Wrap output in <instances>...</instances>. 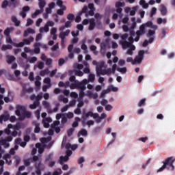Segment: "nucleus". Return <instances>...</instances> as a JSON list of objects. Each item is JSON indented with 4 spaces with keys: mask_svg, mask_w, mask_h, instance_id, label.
<instances>
[{
    "mask_svg": "<svg viewBox=\"0 0 175 175\" xmlns=\"http://www.w3.org/2000/svg\"><path fill=\"white\" fill-rule=\"evenodd\" d=\"M29 33L33 34L35 33V30L32 28H28L27 30L24 31L23 36L24 38H27Z\"/></svg>",
    "mask_w": 175,
    "mask_h": 175,
    "instance_id": "obj_17",
    "label": "nucleus"
},
{
    "mask_svg": "<svg viewBox=\"0 0 175 175\" xmlns=\"http://www.w3.org/2000/svg\"><path fill=\"white\" fill-rule=\"evenodd\" d=\"M1 144H2V146H5V147H9V143H8V141H6L5 139H2L1 141Z\"/></svg>",
    "mask_w": 175,
    "mask_h": 175,
    "instance_id": "obj_57",
    "label": "nucleus"
},
{
    "mask_svg": "<svg viewBox=\"0 0 175 175\" xmlns=\"http://www.w3.org/2000/svg\"><path fill=\"white\" fill-rule=\"evenodd\" d=\"M135 18H132L131 21H133V25L131 26V29H134L137 27L136 22H135Z\"/></svg>",
    "mask_w": 175,
    "mask_h": 175,
    "instance_id": "obj_61",
    "label": "nucleus"
},
{
    "mask_svg": "<svg viewBox=\"0 0 175 175\" xmlns=\"http://www.w3.org/2000/svg\"><path fill=\"white\" fill-rule=\"evenodd\" d=\"M33 40H34L33 37L31 36L27 39H23V42H21L18 44L13 43V46H14V47H24L25 44L29 46V44H31V43H32V42H33Z\"/></svg>",
    "mask_w": 175,
    "mask_h": 175,
    "instance_id": "obj_6",
    "label": "nucleus"
},
{
    "mask_svg": "<svg viewBox=\"0 0 175 175\" xmlns=\"http://www.w3.org/2000/svg\"><path fill=\"white\" fill-rule=\"evenodd\" d=\"M8 6H10V4H9V1L8 0H4L2 2L1 8L3 9H6V8H8Z\"/></svg>",
    "mask_w": 175,
    "mask_h": 175,
    "instance_id": "obj_34",
    "label": "nucleus"
},
{
    "mask_svg": "<svg viewBox=\"0 0 175 175\" xmlns=\"http://www.w3.org/2000/svg\"><path fill=\"white\" fill-rule=\"evenodd\" d=\"M137 38V36H136V38H133V36H130L128 38L129 42H123L122 43V49L124 50H125L126 49H131L132 50H136V46H135V45H133L134 42H138L136 41V38Z\"/></svg>",
    "mask_w": 175,
    "mask_h": 175,
    "instance_id": "obj_3",
    "label": "nucleus"
},
{
    "mask_svg": "<svg viewBox=\"0 0 175 175\" xmlns=\"http://www.w3.org/2000/svg\"><path fill=\"white\" fill-rule=\"evenodd\" d=\"M35 167L36 169V173L37 175H42V170H44V165L40 161L38 163L35 164Z\"/></svg>",
    "mask_w": 175,
    "mask_h": 175,
    "instance_id": "obj_7",
    "label": "nucleus"
},
{
    "mask_svg": "<svg viewBox=\"0 0 175 175\" xmlns=\"http://www.w3.org/2000/svg\"><path fill=\"white\" fill-rule=\"evenodd\" d=\"M62 174V170L59 169V172L58 171H55L53 173V175H61Z\"/></svg>",
    "mask_w": 175,
    "mask_h": 175,
    "instance_id": "obj_64",
    "label": "nucleus"
},
{
    "mask_svg": "<svg viewBox=\"0 0 175 175\" xmlns=\"http://www.w3.org/2000/svg\"><path fill=\"white\" fill-rule=\"evenodd\" d=\"M22 10L23 12H24L25 13H27L28 12H29L31 10V8H29V6L28 5H26V6H24L23 8H22Z\"/></svg>",
    "mask_w": 175,
    "mask_h": 175,
    "instance_id": "obj_52",
    "label": "nucleus"
},
{
    "mask_svg": "<svg viewBox=\"0 0 175 175\" xmlns=\"http://www.w3.org/2000/svg\"><path fill=\"white\" fill-rule=\"evenodd\" d=\"M146 105V98H142L140 100V101L138 103V107H142V106Z\"/></svg>",
    "mask_w": 175,
    "mask_h": 175,
    "instance_id": "obj_39",
    "label": "nucleus"
},
{
    "mask_svg": "<svg viewBox=\"0 0 175 175\" xmlns=\"http://www.w3.org/2000/svg\"><path fill=\"white\" fill-rule=\"evenodd\" d=\"M53 157H54V154L53 152L49 153L48 156L45 159V161L50 162V161L53 160Z\"/></svg>",
    "mask_w": 175,
    "mask_h": 175,
    "instance_id": "obj_35",
    "label": "nucleus"
},
{
    "mask_svg": "<svg viewBox=\"0 0 175 175\" xmlns=\"http://www.w3.org/2000/svg\"><path fill=\"white\" fill-rule=\"evenodd\" d=\"M157 13V8L155 7L152 8L150 12V17H152Z\"/></svg>",
    "mask_w": 175,
    "mask_h": 175,
    "instance_id": "obj_59",
    "label": "nucleus"
},
{
    "mask_svg": "<svg viewBox=\"0 0 175 175\" xmlns=\"http://www.w3.org/2000/svg\"><path fill=\"white\" fill-rule=\"evenodd\" d=\"M51 122V118H46L44 120H43V124L44 128H49L50 126V122Z\"/></svg>",
    "mask_w": 175,
    "mask_h": 175,
    "instance_id": "obj_22",
    "label": "nucleus"
},
{
    "mask_svg": "<svg viewBox=\"0 0 175 175\" xmlns=\"http://www.w3.org/2000/svg\"><path fill=\"white\" fill-rule=\"evenodd\" d=\"M38 6H46V1L38 0Z\"/></svg>",
    "mask_w": 175,
    "mask_h": 175,
    "instance_id": "obj_58",
    "label": "nucleus"
},
{
    "mask_svg": "<svg viewBox=\"0 0 175 175\" xmlns=\"http://www.w3.org/2000/svg\"><path fill=\"white\" fill-rule=\"evenodd\" d=\"M40 33H43V32H49L50 31V28H49L46 25L44 27H42L40 28Z\"/></svg>",
    "mask_w": 175,
    "mask_h": 175,
    "instance_id": "obj_29",
    "label": "nucleus"
},
{
    "mask_svg": "<svg viewBox=\"0 0 175 175\" xmlns=\"http://www.w3.org/2000/svg\"><path fill=\"white\" fill-rule=\"evenodd\" d=\"M64 64H65V59L61 58L59 59V62H58V65L59 66H62V65H64Z\"/></svg>",
    "mask_w": 175,
    "mask_h": 175,
    "instance_id": "obj_63",
    "label": "nucleus"
},
{
    "mask_svg": "<svg viewBox=\"0 0 175 175\" xmlns=\"http://www.w3.org/2000/svg\"><path fill=\"white\" fill-rule=\"evenodd\" d=\"M125 6V3L124 2H117L116 3V12L118 13V14H121L122 13V9L121 8H124Z\"/></svg>",
    "mask_w": 175,
    "mask_h": 175,
    "instance_id": "obj_11",
    "label": "nucleus"
},
{
    "mask_svg": "<svg viewBox=\"0 0 175 175\" xmlns=\"http://www.w3.org/2000/svg\"><path fill=\"white\" fill-rule=\"evenodd\" d=\"M12 45H3L1 47V50L3 51H5L6 50H12Z\"/></svg>",
    "mask_w": 175,
    "mask_h": 175,
    "instance_id": "obj_36",
    "label": "nucleus"
},
{
    "mask_svg": "<svg viewBox=\"0 0 175 175\" xmlns=\"http://www.w3.org/2000/svg\"><path fill=\"white\" fill-rule=\"evenodd\" d=\"M47 73H49V69L46 68L40 72V76H42V77L45 76L46 75H47Z\"/></svg>",
    "mask_w": 175,
    "mask_h": 175,
    "instance_id": "obj_48",
    "label": "nucleus"
},
{
    "mask_svg": "<svg viewBox=\"0 0 175 175\" xmlns=\"http://www.w3.org/2000/svg\"><path fill=\"white\" fill-rule=\"evenodd\" d=\"M4 159L6 161L8 165H12V160H8L10 159V154H7L4 156Z\"/></svg>",
    "mask_w": 175,
    "mask_h": 175,
    "instance_id": "obj_33",
    "label": "nucleus"
},
{
    "mask_svg": "<svg viewBox=\"0 0 175 175\" xmlns=\"http://www.w3.org/2000/svg\"><path fill=\"white\" fill-rule=\"evenodd\" d=\"M14 28H13V27H7L4 30L5 36H10V32H12V31H14Z\"/></svg>",
    "mask_w": 175,
    "mask_h": 175,
    "instance_id": "obj_24",
    "label": "nucleus"
},
{
    "mask_svg": "<svg viewBox=\"0 0 175 175\" xmlns=\"http://www.w3.org/2000/svg\"><path fill=\"white\" fill-rule=\"evenodd\" d=\"M67 19H68L69 21H73L75 20V15L73 14H68Z\"/></svg>",
    "mask_w": 175,
    "mask_h": 175,
    "instance_id": "obj_45",
    "label": "nucleus"
},
{
    "mask_svg": "<svg viewBox=\"0 0 175 175\" xmlns=\"http://www.w3.org/2000/svg\"><path fill=\"white\" fill-rule=\"evenodd\" d=\"M153 35H155L154 30H148V32L146 35L147 38H150L151 36H153Z\"/></svg>",
    "mask_w": 175,
    "mask_h": 175,
    "instance_id": "obj_46",
    "label": "nucleus"
},
{
    "mask_svg": "<svg viewBox=\"0 0 175 175\" xmlns=\"http://www.w3.org/2000/svg\"><path fill=\"white\" fill-rule=\"evenodd\" d=\"M12 21L15 24L16 27H20V24H21V22L17 20V18L14 16H12Z\"/></svg>",
    "mask_w": 175,
    "mask_h": 175,
    "instance_id": "obj_26",
    "label": "nucleus"
},
{
    "mask_svg": "<svg viewBox=\"0 0 175 175\" xmlns=\"http://www.w3.org/2000/svg\"><path fill=\"white\" fill-rule=\"evenodd\" d=\"M65 148H66V150H72V151H75V150H77V148H79V145L77 144H66L65 145Z\"/></svg>",
    "mask_w": 175,
    "mask_h": 175,
    "instance_id": "obj_14",
    "label": "nucleus"
},
{
    "mask_svg": "<svg viewBox=\"0 0 175 175\" xmlns=\"http://www.w3.org/2000/svg\"><path fill=\"white\" fill-rule=\"evenodd\" d=\"M152 26V21H148L146 23L141 25L139 26V29L137 30L135 33V34L137 35L135 42H139V40H140V36H142V35H144V33H146V27H149V28H151Z\"/></svg>",
    "mask_w": 175,
    "mask_h": 175,
    "instance_id": "obj_2",
    "label": "nucleus"
},
{
    "mask_svg": "<svg viewBox=\"0 0 175 175\" xmlns=\"http://www.w3.org/2000/svg\"><path fill=\"white\" fill-rule=\"evenodd\" d=\"M89 81L91 83L95 81V75L94 74H90L89 75V78H88Z\"/></svg>",
    "mask_w": 175,
    "mask_h": 175,
    "instance_id": "obj_41",
    "label": "nucleus"
},
{
    "mask_svg": "<svg viewBox=\"0 0 175 175\" xmlns=\"http://www.w3.org/2000/svg\"><path fill=\"white\" fill-rule=\"evenodd\" d=\"M139 5L144 8V9H148V3H146V0H140Z\"/></svg>",
    "mask_w": 175,
    "mask_h": 175,
    "instance_id": "obj_28",
    "label": "nucleus"
},
{
    "mask_svg": "<svg viewBox=\"0 0 175 175\" xmlns=\"http://www.w3.org/2000/svg\"><path fill=\"white\" fill-rule=\"evenodd\" d=\"M36 148L38 149L39 154H43V152H44V146L43 145H42V144L37 143L36 144Z\"/></svg>",
    "mask_w": 175,
    "mask_h": 175,
    "instance_id": "obj_15",
    "label": "nucleus"
},
{
    "mask_svg": "<svg viewBox=\"0 0 175 175\" xmlns=\"http://www.w3.org/2000/svg\"><path fill=\"white\" fill-rule=\"evenodd\" d=\"M42 22H43V19H42L41 18H39L36 22V27H40V24H42Z\"/></svg>",
    "mask_w": 175,
    "mask_h": 175,
    "instance_id": "obj_55",
    "label": "nucleus"
},
{
    "mask_svg": "<svg viewBox=\"0 0 175 175\" xmlns=\"http://www.w3.org/2000/svg\"><path fill=\"white\" fill-rule=\"evenodd\" d=\"M5 39L7 43H10V44L13 43V40H12V37H10V36H5Z\"/></svg>",
    "mask_w": 175,
    "mask_h": 175,
    "instance_id": "obj_54",
    "label": "nucleus"
},
{
    "mask_svg": "<svg viewBox=\"0 0 175 175\" xmlns=\"http://www.w3.org/2000/svg\"><path fill=\"white\" fill-rule=\"evenodd\" d=\"M129 36V35H128V33H124V34H123V35L121 36V39H122V40H120V41L119 42V43H120V44H121L122 48V43H123L124 42H127V41H126V39H128Z\"/></svg>",
    "mask_w": 175,
    "mask_h": 175,
    "instance_id": "obj_20",
    "label": "nucleus"
},
{
    "mask_svg": "<svg viewBox=\"0 0 175 175\" xmlns=\"http://www.w3.org/2000/svg\"><path fill=\"white\" fill-rule=\"evenodd\" d=\"M9 118H10V115L9 112H5V114H2L0 116V124H2L3 121H9Z\"/></svg>",
    "mask_w": 175,
    "mask_h": 175,
    "instance_id": "obj_12",
    "label": "nucleus"
},
{
    "mask_svg": "<svg viewBox=\"0 0 175 175\" xmlns=\"http://www.w3.org/2000/svg\"><path fill=\"white\" fill-rule=\"evenodd\" d=\"M174 160H173V157H168L163 161V165L165 166H170L172 167V170H174Z\"/></svg>",
    "mask_w": 175,
    "mask_h": 175,
    "instance_id": "obj_8",
    "label": "nucleus"
},
{
    "mask_svg": "<svg viewBox=\"0 0 175 175\" xmlns=\"http://www.w3.org/2000/svg\"><path fill=\"white\" fill-rule=\"evenodd\" d=\"M15 114L19 117L21 121H23L25 118H31L32 113L27 111V108L24 106L17 105L16 110L15 111Z\"/></svg>",
    "mask_w": 175,
    "mask_h": 175,
    "instance_id": "obj_1",
    "label": "nucleus"
},
{
    "mask_svg": "<svg viewBox=\"0 0 175 175\" xmlns=\"http://www.w3.org/2000/svg\"><path fill=\"white\" fill-rule=\"evenodd\" d=\"M88 132L87 130L82 129L80 131H79L77 136L80 137L81 136H88Z\"/></svg>",
    "mask_w": 175,
    "mask_h": 175,
    "instance_id": "obj_21",
    "label": "nucleus"
},
{
    "mask_svg": "<svg viewBox=\"0 0 175 175\" xmlns=\"http://www.w3.org/2000/svg\"><path fill=\"white\" fill-rule=\"evenodd\" d=\"M40 43L39 42H36L34 44V53L35 54H40Z\"/></svg>",
    "mask_w": 175,
    "mask_h": 175,
    "instance_id": "obj_16",
    "label": "nucleus"
},
{
    "mask_svg": "<svg viewBox=\"0 0 175 175\" xmlns=\"http://www.w3.org/2000/svg\"><path fill=\"white\" fill-rule=\"evenodd\" d=\"M108 90V92H110V91H113V92H117L118 91V88L113 87V85H111Z\"/></svg>",
    "mask_w": 175,
    "mask_h": 175,
    "instance_id": "obj_43",
    "label": "nucleus"
},
{
    "mask_svg": "<svg viewBox=\"0 0 175 175\" xmlns=\"http://www.w3.org/2000/svg\"><path fill=\"white\" fill-rule=\"evenodd\" d=\"M73 132H75V129L70 128V129H68L67 131L68 136H72L73 135Z\"/></svg>",
    "mask_w": 175,
    "mask_h": 175,
    "instance_id": "obj_49",
    "label": "nucleus"
},
{
    "mask_svg": "<svg viewBox=\"0 0 175 175\" xmlns=\"http://www.w3.org/2000/svg\"><path fill=\"white\" fill-rule=\"evenodd\" d=\"M138 57H139V58H142V59L144 58V50H141L138 52Z\"/></svg>",
    "mask_w": 175,
    "mask_h": 175,
    "instance_id": "obj_53",
    "label": "nucleus"
},
{
    "mask_svg": "<svg viewBox=\"0 0 175 175\" xmlns=\"http://www.w3.org/2000/svg\"><path fill=\"white\" fill-rule=\"evenodd\" d=\"M142 61H143V59L139 56H137L134 59V65L135 64H141Z\"/></svg>",
    "mask_w": 175,
    "mask_h": 175,
    "instance_id": "obj_38",
    "label": "nucleus"
},
{
    "mask_svg": "<svg viewBox=\"0 0 175 175\" xmlns=\"http://www.w3.org/2000/svg\"><path fill=\"white\" fill-rule=\"evenodd\" d=\"M97 76H100V75L102 76H105L106 75V69H103L101 70L100 71H98L97 73H96Z\"/></svg>",
    "mask_w": 175,
    "mask_h": 175,
    "instance_id": "obj_47",
    "label": "nucleus"
},
{
    "mask_svg": "<svg viewBox=\"0 0 175 175\" xmlns=\"http://www.w3.org/2000/svg\"><path fill=\"white\" fill-rule=\"evenodd\" d=\"M118 72H120V73H126V68H118Z\"/></svg>",
    "mask_w": 175,
    "mask_h": 175,
    "instance_id": "obj_50",
    "label": "nucleus"
},
{
    "mask_svg": "<svg viewBox=\"0 0 175 175\" xmlns=\"http://www.w3.org/2000/svg\"><path fill=\"white\" fill-rule=\"evenodd\" d=\"M69 161V157L68 156H61L59 157V163L60 165H64V162H68Z\"/></svg>",
    "mask_w": 175,
    "mask_h": 175,
    "instance_id": "obj_19",
    "label": "nucleus"
},
{
    "mask_svg": "<svg viewBox=\"0 0 175 175\" xmlns=\"http://www.w3.org/2000/svg\"><path fill=\"white\" fill-rule=\"evenodd\" d=\"M38 6L40 8V10H36V12L31 14V18H36V17H38L39 14H42V13L44 12L45 6H43V5H38Z\"/></svg>",
    "mask_w": 175,
    "mask_h": 175,
    "instance_id": "obj_9",
    "label": "nucleus"
},
{
    "mask_svg": "<svg viewBox=\"0 0 175 175\" xmlns=\"http://www.w3.org/2000/svg\"><path fill=\"white\" fill-rule=\"evenodd\" d=\"M59 49V44L57 42L51 48V51H57Z\"/></svg>",
    "mask_w": 175,
    "mask_h": 175,
    "instance_id": "obj_44",
    "label": "nucleus"
},
{
    "mask_svg": "<svg viewBox=\"0 0 175 175\" xmlns=\"http://www.w3.org/2000/svg\"><path fill=\"white\" fill-rule=\"evenodd\" d=\"M44 84H49V87H51V79L49 77H46L44 79Z\"/></svg>",
    "mask_w": 175,
    "mask_h": 175,
    "instance_id": "obj_40",
    "label": "nucleus"
},
{
    "mask_svg": "<svg viewBox=\"0 0 175 175\" xmlns=\"http://www.w3.org/2000/svg\"><path fill=\"white\" fill-rule=\"evenodd\" d=\"M59 124H60L59 121L55 120L51 124L52 129H53V131H55L56 133H59V132H61V129L59 127Z\"/></svg>",
    "mask_w": 175,
    "mask_h": 175,
    "instance_id": "obj_10",
    "label": "nucleus"
},
{
    "mask_svg": "<svg viewBox=\"0 0 175 175\" xmlns=\"http://www.w3.org/2000/svg\"><path fill=\"white\" fill-rule=\"evenodd\" d=\"M40 105V102L38 101H34L33 104H31L29 105V109L31 110H35Z\"/></svg>",
    "mask_w": 175,
    "mask_h": 175,
    "instance_id": "obj_25",
    "label": "nucleus"
},
{
    "mask_svg": "<svg viewBox=\"0 0 175 175\" xmlns=\"http://www.w3.org/2000/svg\"><path fill=\"white\" fill-rule=\"evenodd\" d=\"M84 162H85V159H84V157H80L77 160V163H78V165H80V167H83V163H84Z\"/></svg>",
    "mask_w": 175,
    "mask_h": 175,
    "instance_id": "obj_30",
    "label": "nucleus"
},
{
    "mask_svg": "<svg viewBox=\"0 0 175 175\" xmlns=\"http://www.w3.org/2000/svg\"><path fill=\"white\" fill-rule=\"evenodd\" d=\"M89 24V31H94V29H95V27H96L98 29H102V21H100V20H97L96 23H95V18H90Z\"/></svg>",
    "mask_w": 175,
    "mask_h": 175,
    "instance_id": "obj_4",
    "label": "nucleus"
},
{
    "mask_svg": "<svg viewBox=\"0 0 175 175\" xmlns=\"http://www.w3.org/2000/svg\"><path fill=\"white\" fill-rule=\"evenodd\" d=\"M16 61V57L14 56L7 55V62L8 64H12Z\"/></svg>",
    "mask_w": 175,
    "mask_h": 175,
    "instance_id": "obj_27",
    "label": "nucleus"
},
{
    "mask_svg": "<svg viewBox=\"0 0 175 175\" xmlns=\"http://www.w3.org/2000/svg\"><path fill=\"white\" fill-rule=\"evenodd\" d=\"M42 98H43V94L40 93L36 96V102H40V100H41Z\"/></svg>",
    "mask_w": 175,
    "mask_h": 175,
    "instance_id": "obj_42",
    "label": "nucleus"
},
{
    "mask_svg": "<svg viewBox=\"0 0 175 175\" xmlns=\"http://www.w3.org/2000/svg\"><path fill=\"white\" fill-rule=\"evenodd\" d=\"M42 106L47 110V113L49 114H53V113H57L58 111V109L59 107V103H57L55 104V107L53 109H51L50 106V103L47 102L46 100L42 101Z\"/></svg>",
    "mask_w": 175,
    "mask_h": 175,
    "instance_id": "obj_5",
    "label": "nucleus"
},
{
    "mask_svg": "<svg viewBox=\"0 0 175 175\" xmlns=\"http://www.w3.org/2000/svg\"><path fill=\"white\" fill-rule=\"evenodd\" d=\"M77 88H79L81 90L86 89V88L84 85V84L82 83L81 82L79 83V81H77Z\"/></svg>",
    "mask_w": 175,
    "mask_h": 175,
    "instance_id": "obj_31",
    "label": "nucleus"
},
{
    "mask_svg": "<svg viewBox=\"0 0 175 175\" xmlns=\"http://www.w3.org/2000/svg\"><path fill=\"white\" fill-rule=\"evenodd\" d=\"M10 95H12V92L8 91V96L4 97V101L5 102V103H9V102H10V98H9Z\"/></svg>",
    "mask_w": 175,
    "mask_h": 175,
    "instance_id": "obj_37",
    "label": "nucleus"
},
{
    "mask_svg": "<svg viewBox=\"0 0 175 175\" xmlns=\"http://www.w3.org/2000/svg\"><path fill=\"white\" fill-rule=\"evenodd\" d=\"M88 117H90V116H88V114L87 113L83 114V116H82V119H83L82 122H83V124H84V121L85 120H87V118H88Z\"/></svg>",
    "mask_w": 175,
    "mask_h": 175,
    "instance_id": "obj_62",
    "label": "nucleus"
},
{
    "mask_svg": "<svg viewBox=\"0 0 175 175\" xmlns=\"http://www.w3.org/2000/svg\"><path fill=\"white\" fill-rule=\"evenodd\" d=\"M104 65H105V64L103 62H101L99 65H98L96 66V73H98V72H100L103 70Z\"/></svg>",
    "mask_w": 175,
    "mask_h": 175,
    "instance_id": "obj_32",
    "label": "nucleus"
},
{
    "mask_svg": "<svg viewBox=\"0 0 175 175\" xmlns=\"http://www.w3.org/2000/svg\"><path fill=\"white\" fill-rule=\"evenodd\" d=\"M48 28L49 27H54V22L51 21H48L45 25Z\"/></svg>",
    "mask_w": 175,
    "mask_h": 175,
    "instance_id": "obj_56",
    "label": "nucleus"
},
{
    "mask_svg": "<svg viewBox=\"0 0 175 175\" xmlns=\"http://www.w3.org/2000/svg\"><path fill=\"white\" fill-rule=\"evenodd\" d=\"M32 125L35 126L34 133H39V132H40V124L36 122V120H34L32 122Z\"/></svg>",
    "mask_w": 175,
    "mask_h": 175,
    "instance_id": "obj_13",
    "label": "nucleus"
},
{
    "mask_svg": "<svg viewBox=\"0 0 175 175\" xmlns=\"http://www.w3.org/2000/svg\"><path fill=\"white\" fill-rule=\"evenodd\" d=\"M159 10H160L162 16H165V14L167 13V9L166 8V6H165V5H163V4H161L160 5Z\"/></svg>",
    "mask_w": 175,
    "mask_h": 175,
    "instance_id": "obj_18",
    "label": "nucleus"
},
{
    "mask_svg": "<svg viewBox=\"0 0 175 175\" xmlns=\"http://www.w3.org/2000/svg\"><path fill=\"white\" fill-rule=\"evenodd\" d=\"M32 24H33V20H32L29 18H27L26 26L29 27V26L32 25Z\"/></svg>",
    "mask_w": 175,
    "mask_h": 175,
    "instance_id": "obj_51",
    "label": "nucleus"
},
{
    "mask_svg": "<svg viewBox=\"0 0 175 175\" xmlns=\"http://www.w3.org/2000/svg\"><path fill=\"white\" fill-rule=\"evenodd\" d=\"M69 33H70V30L67 29L66 31L61 33L59 34L60 39H65L66 36H69Z\"/></svg>",
    "mask_w": 175,
    "mask_h": 175,
    "instance_id": "obj_23",
    "label": "nucleus"
},
{
    "mask_svg": "<svg viewBox=\"0 0 175 175\" xmlns=\"http://www.w3.org/2000/svg\"><path fill=\"white\" fill-rule=\"evenodd\" d=\"M75 75L76 76H79V77H81L84 75V72H83V71H81V70H76Z\"/></svg>",
    "mask_w": 175,
    "mask_h": 175,
    "instance_id": "obj_60",
    "label": "nucleus"
}]
</instances>
